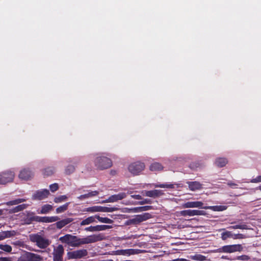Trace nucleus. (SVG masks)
<instances>
[{"label": "nucleus", "instance_id": "nucleus-1", "mask_svg": "<svg viewBox=\"0 0 261 261\" xmlns=\"http://www.w3.org/2000/svg\"><path fill=\"white\" fill-rule=\"evenodd\" d=\"M105 235L102 233L93 234L86 237L80 238L76 236L66 234L61 237L59 240L72 247H78L83 245L94 243L105 240Z\"/></svg>", "mask_w": 261, "mask_h": 261}, {"label": "nucleus", "instance_id": "nucleus-2", "mask_svg": "<svg viewBox=\"0 0 261 261\" xmlns=\"http://www.w3.org/2000/svg\"><path fill=\"white\" fill-rule=\"evenodd\" d=\"M30 241L35 243L36 245L40 249H46L51 244V241L37 233L30 236Z\"/></svg>", "mask_w": 261, "mask_h": 261}, {"label": "nucleus", "instance_id": "nucleus-3", "mask_svg": "<svg viewBox=\"0 0 261 261\" xmlns=\"http://www.w3.org/2000/svg\"><path fill=\"white\" fill-rule=\"evenodd\" d=\"M94 163L96 168L101 170L108 169L112 166L111 160L104 156L96 157L94 159Z\"/></svg>", "mask_w": 261, "mask_h": 261}, {"label": "nucleus", "instance_id": "nucleus-4", "mask_svg": "<svg viewBox=\"0 0 261 261\" xmlns=\"http://www.w3.org/2000/svg\"><path fill=\"white\" fill-rule=\"evenodd\" d=\"M64 248L62 245L59 244L57 246H53L52 252L53 261H64Z\"/></svg>", "mask_w": 261, "mask_h": 261}, {"label": "nucleus", "instance_id": "nucleus-5", "mask_svg": "<svg viewBox=\"0 0 261 261\" xmlns=\"http://www.w3.org/2000/svg\"><path fill=\"white\" fill-rule=\"evenodd\" d=\"M88 254V251L85 249H82L73 251L68 252L67 257L69 259H78L85 258Z\"/></svg>", "mask_w": 261, "mask_h": 261}, {"label": "nucleus", "instance_id": "nucleus-6", "mask_svg": "<svg viewBox=\"0 0 261 261\" xmlns=\"http://www.w3.org/2000/svg\"><path fill=\"white\" fill-rule=\"evenodd\" d=\"M242 249L243 247L240 244L229 245H225L218 248L217 250V252L219 253H232L237 251H240Z\"/></svg>", "mask_w": 261, "mask_h": 261}, {"label": "nucleus", "instance_id": "nucleus-7", "mask_svg": "<svg viewBox=\"0 0 261 261\" xmlns=\"http://www.w3.org/2000/svg\"><path fill=\"white\" fill-rule=\"evenodd\" d=\"M14 173L11 171H6L0 173V185H5L12 182L14 178Z\"/></svg>", "mask_w": 261, "mask_h": 261}, {"label": "nucleus", "instance_id": "nucleus-8", "mask_svg": "<svg viewBox=\"0 0 261 261\" xmlns=\"http://www.w3.org/2000/svg\"><path fill=\"white\" fill-rule=\"evenodd\" d=\"M145 165L143 163L136 162L129 165L128 170L134 175H137L141 172L144 168Z\"/></svg>", "mask_w": 261, "mask_h": 261}, {"label": "nucleus", "instance_id": "nucleus-9", "mask_svg": "<svg viewBox=\"0 0 261 261\" xmlns=\"http://www.w3.org/2000/svg\"><path fill=\"white\" fill-rule=\"evenodd\" d=\"M152 218L150 213H145L142 214L136 215L134 218L130 219V223L134 225H138L140 223L146 221Z\"/></svg>", "mask_w": 261, "mask_h": 261}, {"label": "nucleus", "instance_id": "nucleus-10", "mask_svg": "<svg viewBox=\"0 0 261 261\" xmlns=\"http://www.w3.org/2000/svg\"><path fill=\"white\" fill-rule=\"evenodd\" d=\"M181 216L184 217L186 216H204L206 215V212L202 210H183L180 212Z\"/></svg>", "mask_w": 261, "mask_h": 261}, {"label": "nucleus", "instance_id": "nucleus-11", "mask_svg": "<svg viewBox=\"0 0 261 261\" xmlns=\"http://www.w3.org/2000/svg\"><path fill=\"white\" fill-rule=\"evenodd\" d=\"M27 214L23 218V221L25 224H30L33 221L40 222V216H35L34 213L26 212Z\"/></svg>", "mask_w": 261, "mask_h": 261}, {"label": "nucleus", "instance_id": "nucleus-12", "mask_svg": "<svg viewBox=\"0 0 261 261\" xmlns=\"http://www.w3.org/2000/svg\"><path fill=\"white\" fill-rule=\"evenodd\" d=\"M49 190L47 189H42L41 190L36 191L32 195V199L42 200L47 198L49 195Z\"/></svg>", "mask_w": 261, "mask_h": 261}, {"label": "nucleus", "instance_id": "nucleus-13", "mask_svg": "<svg viewBox=\"0 0 261 261\" xmlns=\"http://www.w3.org/2000/svg\"><path fill=\"white\" fill-rule=\"evenodd\" d=\"M33 176V173L29 168H24L20 171L19 177L21 179L28 180Z\"/></svg>", "mask_w": 261, "mask_h": 261}, {"label": "nucleus", "instance_id": "nucleus-14", "mask_svg": "<svg viewBox=\"0 0 261 261\" xmlns=\"http://www.w3.org/2000/svg\"><path fill=\"white\" fill-rule=\"evenodd\" d=\"M203 203L201 201H188L182 204V207L184 208H193V207H198L203 208Z\"/></svg>", "mask_w": 261, "mask_h": 261}, {"label": "nucleus", "instance_id": "nucleus-15", "mask_svg": "<svg viewBox=\"0 0 261 261\" xmlns=\"http://www.w3.org/2000/svg\"><path fill=\"white\" fill-rule=\"evenodd\" d=\"M126 197V194L124 192L120 193L118 194L111 195L107 200L109 202H114L118 200H122Z\"/></svg>", "mask_w": 261, "mask_h": 261}, {"label": "nucleus", "instance_id": "nucleus-16", "mask_svg": "<svg viewBox=\"0 0 261 261\" xmlns=\"http://www.w3.org/2000/svg\"><path fill=\"white\" fill-rule=\"evenodd\" d=\"M99 192L97 191H87V193L81 195L77 198L81 200H83L86 199H88L98 195Z\"/></svg>", "mask_w": 261, "mask_h": 261}, {"label": "nucleus", "instance_id": "nucleus-17", "mask_svg": "<svg viewBox=\"0 0 261 261\" xmlns=\"http://www.w3.org/2000/svg\"><path fill=\"white\" fill-rule=\"evenodd\" d=\"M73 220V218H67L64 219H62L60 221H57L56 223V227L58 229H61L67 224H69Z\"/></svg>", "mask_w": 261, "mask_h": 261}, {"label": "nucleus", "instance_id": "nucleus-18", "mask_svg": "<svg viewBox=\"0 0 261 261\" xmlns=\"http://www.w3.org/2000/svg\"><path fill=\"white\" fill-rule=\"evenodd\" d=\"M164 194L162 190H153L147 191L145 192V196L149 197L156 198Z\"/></svg>", "mask_w": 261, "mask_h": 261}, {"label": "nucleus", "instance_id": "nucleus-19", "mask_svg": "<svg viewBox=\"0 0 261 261\" xmlns=\"http://www.w3.org/2000/svg\"><path fill=\"white\" fill-rule=\"evenodd\" d=\"M190 190L195 191L202 189V185L198 181H188L187 182Z\"/></svg>", "mask_w": 261, "mask_h": 261}, {"label": "nucleus", "instance_id": "nucleus-20", "mask_svg": "<svg viewBox=\"0 0 261 261\" xmlns=\"http://www.w3.org/2000/svg\"><path fill=\"white\" fill-rule=\"evenodd\" d=\"M59 220H60V218L58 216H51V217H47V216L41 217V216H40V222L51 223V222L57 221Z\"/></svg>", "mask_w": 261, "mask_h": 261}, {"label": "nucleus", "instance_id": "nucleus-21", "mask_svg": "<svg viewBox=\"0 0 261 261\" xmlns=\"http://www.w3.org/2000/svg\"><path fill=\"white\" fill-rule=\"evenodd\" d=\"M227 206L225 205H215V206H205L203 207L205 210H211L213 211L220 212L223 211L227 209Z\"/></svg>", "mask_w": 261, "mask_h": 261}, {"label": "nucleus", "instance_id": "nucleus-22", "mask_svg": "<svg viewBox=\"0 0 261 261\" xmlns=\"http://www.w3.org/2000/svg\"><path fill=\"white\" fill-rule=\"evenodd\" d=\"M96 215L95 216H92L87 218L86 219L82 221L80 223V226H84L86 225H89L94 222H96Z\"/></svg>", "mask_w": 261, "mask_h": 261}, {"label": "nucleus", "instance_id": "nucleus-23", "mask_svg": "<svg viewBox=\"0 0 261 261\" xmlns=\"http://www.w3.org/2000/svg\"><path fill=\"white\" fill-rule=\"evenodd\" d=\"M228 163V160L225 158H218L215 160V164L218 167H223Z\"/></svg>", "mask_w": 261, "mask_h": 261}, {"label": "nucleus", "instance_id": "nucleus-24", "mask_svg": "<svg viewBox=\"0 0 261 261\" xmlns=\"http://www.w3.org/2000/svg\"><path fill=\"white\" fill-rule=\"evenodd\" d=\"M28 255L29 261H42L43 260L42 257L37 254L28 252Z\"/></svg>", "mask_w": 261, "mask_h": 261}, {"label": "nucleus", "instance_id": "nucleus-25", "mask_svg": "<svg viewBox=\"0 0 261 261\" xmlns=\"http://www.w3.org/2000/svg\"><path fill=\"white\" fill-rule=\"evenodd\" d=\"M149 168L152 171H158L162 170L163 167L160 163L154 162L150 165Z\"/></svg>", "mask_w": 261, "mask_h": 261}, {"label": "nucleus", "instance_id": "nucleus-26", "mask_svg": "<svg viewBox=\"0 0 261 261\" xmlns=\"http://www.w3.org/2000/svg\"><path fill=\"white\" fill-rule=\"evenodd\" d=\"M53 208V207L50 204H44L41 207V210L40 211V214H45L48 213L50 211H51Z\"/></svg>", "mask_w": 261, "mask_h": 261}, {"label": "nucleus", "instance_id": "nucleus-27", "mask_svg": "<svg viewBox=\"0 0 261 261\" xmlns=\"http://www.w3.org/2000/svg\"><path fill=\"white\" fill-rule=\"evenodd\" d=\"M189 258L192 260L197 261H204L206 260V257L200 254H195L194 255H191Z\"/></svg>", "mask_w": 261, "mask_h": 261}, {"label": "nucleus", "instance_id": "nucleus-28", "mask_svg": "<svg viewBox=\"0 0 261 261\" xmlns=\"http://www.w3.org/2000/svg\"><path fill=\"white\" fill-rule=\"evenodd\" d=\"M55 171V169L53 167H48L43 170V174L44 176H49L52 175Z\"/></svg>", "mask_w": 261, "mask_h": 261}, {"label": "nucleus", "instance_id": "nucleus-29", "mask_svg": "<svg viewBox=\"0 0 261 261\" xmlns=\"http://www.w3.org/2000/svg\"><path fill=\"white\" fill-rule=\"evenodd\" d=\"M28 206L27 204L18 205L11 210L12 213H15L25 209Z\"/></svg>", "mask_w": 261, "mask_h": 261}, {"label": "nucleus", "instance_id": "nucleus-30", "mask_svg": "<svg viewBox=\"0 0 261 261\" xmlns=\"http://www.w3.org/2000/svg\"><path fill=\"white\" fill-rule=\"evenodd\" d=\"M96 219H97L99 222L104 223L111 224L113 223V220L107 217H101L98 215H96Z\"/></svg>", "mask_w": 261, "mask_h": 261}, {"label": "nucleus", "instance_id": "nucleus-31", "mask_svg": "<svg viewBox=\"0 0 261 261\" xmlns=\"http://www.w3.org/2000/svg\"><path fill=\"white\" fill-rule=\"evenodd\" d=\"M69 202H67L65 204L58 207L56 208V213L57 214H60L66 211L68 207V205L69 204Z\"/></svg>", "mask_w": 261, "mask_h": 261}, {"label": "nucleus", "instance_id": "nucleus-32", "mask_svg": "<svg viewBox=\"0 0 261 261\" xmlns=\"http://www.w3.org/2000/svg\"><path fill=\"white\" fill-rule=\"evenodd\" d=\"M4 240L6 238H10L16 234V232L14 230L11 231H2Z\"/></svg>", "mask_w": 261, "mask_h": 261}, {"label": "nucleus", "instance_id": "nucleus-33", "mask_svg": "<svg viewBox=\"0 0 261 261\" xmlns=\"http://www.w3.org/2000/svg\"><path fill=\"white\" fill-rule=\"evenodd\" d=\"M26 200L23 198H18L15 200H11L7 202V205H16L20 203L25 201Z\"/></svg>", "mask_w": 261, "mask_h": 261}, {"label": "nucleus", "instance_id": "nucleus-34", "mask_svg": "<svg viewBox=\"0 0 261 261\" xmlns=\"http://www.w3.org/2000/svg\"><path fill=\"white\" fill-rule=\"evenodd\" d=\"M117 208L114 207H107L100 206L101 212H113L116 211Z\"/></svg>", "mask_w": 261, "mask_h": 261}, {"label": "nucleus", "instance_id": "nucleus-35", "mask_svg": "<svg viewBox=\"0 0 261 261\" xmlns=\"http://www.w3.org/2000/svg\"><path fill=\"white\" fill-rule=\"evenodd\" d=\"M75 171V167L72 165H68L65 170V173L67 175H70L73 173Z\"/></svg>", "mask_w": 261, "mask_h": 261}, {"label": "nucleus", "instance_id": "nucleus-36", "mask_svg": "<svg viewBox=\"0 0 261 261\" xmlns=\"http://www.w3.org/2000/svg\"><path fill=\"white\" fill-rule=\"evenodd\" d=\"M112 228V226L110 225H96V231H99L105 230L106 229H110Z\"/></svg>", "mask_w": 261, "mask_h": 261}, {"label": "nucleus", "instance_id": "nucleus-37", "mask_svg": "<svg viewBox=\"0 0 261 261\" xmlns=\"http://www.w3.org/2000/svg\"><path fill=\"white\" fill-rule=\"evenodd\" d=\"M137 250L133 249H126V250H122L121 251L122 252V254L125 255V254H128V255H132L137 253Z\"/></svg>", "mask_w": 261, "mask_h": 261}, {"label": "nucleus", "instance_id": "nucleus-38", "mask_svg": "<svg viewBox=\"0 0 261 261\" xmlns=\"http://www.w3.org/2000/svg\"><path fill=\"white\" fill-rule=\"evenodd\" d=\"M85 211L91 213L100 212V206H93L89 207L86 208Z\"/></svg>", "mask_w": 261, "mask_h": 261}, {"label": "nucleus", "instance_id": "nucleus-39", "mask_svg": "<svg viewBox=\"0 0 261 261\" xmlns=\"http://www.w3.org/2000/svg\"><path fill=\"white\" fill-rule=\"evenodd\" d=\"M233 238V234L231 231H226L223 232L221 234V238L223 240H225L227 238Z\"/></svg>", "mask_w": 261, "mask_h": 261}, {"label": "nucleus", "instance_id": "nucleus-40", "mask_svg": "<svg viewBox=\"0 0 261 261\" xmlns=\"http://www.w3.org/2000/svg\"><path fill=\"white\" fill-rule=\"evenodd\" d=\"M0 249L7 252H10L12 251V247L9 245L0 244Z\"/></svg>", "mask_w": 261, "mask_h": 261}, {"label": "nucleus", "instance_id": "nucleus-41", "mask_svg": "<svg viewBox=\"0 0 261 261\" xmlns=\"http://www.w3.org/2000/svg\"><path fill=\"white\" fill-rule=\"evenodd\" d=\"M67 199V197L66 195H61L59 197H56L54 198V202L55 203H60L64 201Z\"/></svg>", "mask_w": 261, "mask_h": 261}, {"label": "nucleus", "instance_id": "nucleus-42", "mask_svg": "<svg viewBox=\"0 0 261 261\" xmlns=\"http://www.w3.org/2000/svg\"><path fill=\"white\" fill-rule=\"evenodd\" d=\"M155 188H170L173 189L174 188V185L173 184H155L154 185Z\"/></svg>", "mask_w": 261, "mask_h": 261}, {"label": "nucleus", "instance_id": "nucleus-43", "mask_svg": "<svg viewBox=\"0 0 261 261\" xmlns=\"http://www.w3.org/2000/svg\"><path fill=\"white\" fill-rule=\"evenodd\" d=\"M229 229H247V226L246 224L242 225H236L233 226H230L228 227Z\"/></svg>", "mask_w": 261, "mask_h": 261}, {"label": "nucleus", "instance_id": "nucleus-44", "mask_svg": "<svg viewBox=\"0 0 261 261\" xmlns=\"http://www.w3.org/2000/svg\"><path fill=\"white\" fill-rule=\"evenodd\" d=\"M18 261H29L28 252L25 251L24 254L21 255L18 258Z\"/></svg>", "mask_w": 261, "mask_h": 261}, {"label": "nucleus", "instance_id": "nucleus-45", "mask_svg": "<svg viewBox=\"0 0 261 261\" xmlns=\"http://www.w3.org/2000/svg\"><path fill=\"white\" fill-rule=\"evenodd\" d=\"M49 189L51 192H55L57 191L59 189L58 184L57 183H54L49 186Z\"/></svg>", "mask_w": 261, "mask_h": 261}, {"label": "nucleus", "instance_id": "nucleus-46", "mask_svg": "<svg viewBox=\"0 0 261 261\" xmlns=\"http://www.w3.org/2000/svg\"><path fill=\"white\" fill-rule=\"evenodd\" d=\"M137 210H138L137 211V212H143V211H148V210H150L151 208V206H148V205L147 206H143L137 207Z\"/></svg>", "mask_w": 261, "mask_h": 261}, {"label": "nucleus", "instance_id": "nucleus-47", "mask_svg": "<svg viewBox=\"0 0 261 261\" xmlns=\"http://www.w3.org/2000/svg\"><path fill=\"white\" fill-rule=\"evenodd\" d=\"M200 164L198 163L193 162L190 164L189 167L192 169H196L197 168L199 167Z\"/></svg>", "mask_w": 261, "mask_h": 261}, {"label": "nucleus", "instance_id": "nucleus-48", "mask_svg": "<svg viewBox=\"0 0 261 261\" xmlns=\"http://www.w3.org/2000/svg\"><path fill=\"white\" fill-rule=\"evenodd\" d=\"M84 230L86 231L95 232L96 231V226H90L86 227Z\"/></svg>", "mask_w": 261, "mask_h": 261}, {"label": "nucleus", "instance_id": "nucleus-49", "mask_svg": "<svg viewBox=\"0 0 261 261\" xmlns=\"http://www.w3.org/2000/svg\"><path fill=\"white\" fill-rule=\"evenodd\" d=\"M237 258L240 260H247L250 259V257L246 255H243L238 256Z\"/></svg>", "mask_w": 261, "mask_h": 261}, {"label": "nucleus", "instance_id": "nucleus-50", "mask_svg": "<svg viewBox=\"0 0 261 261\" xmlns=\"http://www.w3.org/2000/svg\"><path fill=\"white\" fill-rule=\"evenodd\" d=\"M251 182L252 183L261 182V175L257 176L255 178L252 179Z\"/></svg>", "mask_w": 261, "mask_h": 261}, {"label": "nucleus", "instance_id": "nucleus-51", "mask_svg": "<svg viewBox=\"0 0 261 261\" xmlns=\"http://www.w3.org/2000/svg\"><path fill=\"white\" fill-rule=\"evenodd\" d=\"M233 238L234 239H243L244 238V235L241 233L234 234H233Z\"/></svg>", "mask_w": 261, "mask_h": 261}, {"label": "nucleus", "instance_id": "nucleus-52", "mask_svg": "<svg viewBox=\"0 0 261 261\" xmlns=\"http://www.w3.org/2000/svg\"><path fill=\"white\" fill-rule=\"evenodd\" d=\"M227 185L232 188H238V185L232 182L231 181H229L227 182Z\"/></svg>", "mask_w": 261, "mask_h": 261}, {"label": "nucleus", "instance_id": "nucleus-53", "mask_svg": "<svg viewBox=\"0 0 261 261\" xmlns=\"http://www.w3.org/2000/svg\"><path fill=\"white\" fill-rule=\"evenodd\" d=\"M131 197L137 200L142 199V196L140 195H132Z\"/></svg>", "mask_w": 261, "mask_h": 261}, {"label": "nucleus", "instance_id": "nucleus-54", "mask_svg": "<svg viewBox=\"0 0 261 261\" xmlns=\"http://www.w3.org/2000/svg\"><path fill=\"white\" fill-rule=\"evenodd\" d=\"M0 261H12L10 257H0Z\"/></svg>", "mask_w": 261, "mask_h": 261}, {"label": "nucleus", "instance_id": "nucleus-55", "mask_svg": "<svg viewBox=\"0 0 261 261\" xmlns=\"http://www.w3.org/2000/svg\"><path fill=\"white\" fill-rule=\"evenodd\" d=\"M140 203L141 204H144L145 203H151V200L148 199H145L144 200L142 201Z\"/></svg>", "mask_w": 261, "mask_h": 261}, {"label": "nucleus", "instance_id": "nucleus-56", "mask_svg": "<svg viewBox=\"0 0 261 261\" xmlns=\"http://www.w3.org/2000/svg\"><path fill=\"white\" fill-rule=\"evenodd\" d=\"M3 240H4V239H3V237L2 232H0V241Z\"/></svg>", "mask_w": 261, "mask_h": 261}, {"label": "nucleus", "instance_id": "nucleus-57", "mask_svg": "<svg viewBox=\"0 0 261 261\" xmlns=\"http://www.w3.org/2000/svg\"><path fill=\"white\" fill-rule=\"evenodd\" d=\"M30 250H32V251H37V252H43L42 251L39 250H34V249H30Z\"/></svg>", "mask_w": 261, "mask_h": 261}, {"label": "nucleus", "instance_id": "nucleus-58", "mask_svg": "<svg viewBox=\"0 0 261 261\" xmlns=\"http://www.w3.org/2000/svg\"><path fill=\"white\" fill-rule=\"evenodd\" d=\"M2 214H3V210H0V216L2 215Z\"/></svg>", "mask_w": 261, "mask_h": 261}, {"label": "nucleus", "instance_id": "nucleus-59", "mask_svg": "<svg viewBox=\"0 0 261 261\" xmlns=\"http://www.w3.org/2000/svg\"><path fill=\"white\" fill-rule=\"evenodd\" d=\"M258 189L261 190V185L259 186Z\"/></svg>", "mask_w": 261, "mask_h": 261}]
</instances>
